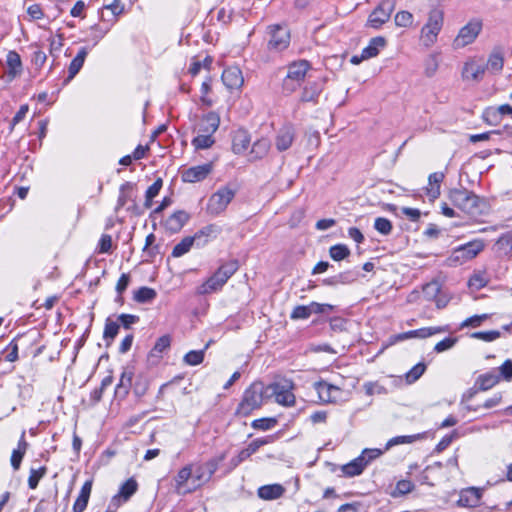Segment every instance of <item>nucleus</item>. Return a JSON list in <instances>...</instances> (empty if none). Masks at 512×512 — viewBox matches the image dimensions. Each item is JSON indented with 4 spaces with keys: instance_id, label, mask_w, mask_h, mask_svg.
<instances>
[{
    "instance_id": "f257e3e1",
    "label": "nucleus",
    "mask_w": 512,
    "mask_h": 512,
    "mask_svg": "<svg viewBox=\"0 0 512 512\" xmlns=\"http://www.w3.org/2000/svg\"><path fill=\"white\" fill-rule=\"evenodd\" d=\"M451 204L470 216L484 213L486 201L466 188H454L448 194Z\"/></svg>"
},
{
    "instance_id": "f03ea898",
    "label": "nucleus",
    "mask_w": 512,
    "mask_h": 512,
    "mask_svg": "<svg viewBox=\"0 0 512 512\" xmlns=\"http://www.w3.org/2000/svg\"><path fill=\"white\" fill-rule=\"evenodd\" d=\"M238 268L237 260L223 263L211 277L198 287V294L205 295L221 290L226 282L237 272Z\"/></svg>"
},
{
    "instance_id": "7ed1b4c3",
    "label": "nucleus",
    "mask_w": 512,
    "mask_h": 512,
    "mask_svg": "<svg viewBox=\"0 0 512 512\" xmlns=\"http://www.w3.org/2000/svg\"><path fill=\"white\" fill-rule=\"evenodd\" d=\"M266 397V387L260 382H253L243 393L242 400L237 407V414L248 416L252 411L259 409Z\"/></svg>"
},
{
    "instance_id": "20e7f679",
    "label": "nucleus",
    "mask_w": 512,
    "mask_h": 512,
    "mask_svg": "<svg viewBox=\"0 0 512 512\" xmlns=\"http://www.w3.org/2000/svg\"><path fill=\"white\" fill-rule=\"evenodd\" d=\"M311 68L309 61L298 60L294 61L287 67V75L282 82V91L286 95H290L297 90V88L304 81L307 72Z\"/></svg>"
},
{
    "instance_id": "39448f33",
    "label": "nucleus",
    "mask_w": 512,
    "mask_h": 512,
    "mask_svg": "<svg viewBox=\"0 0 512 512\" xmlns=\"http://www.w3.org/2000/svg\"><path fill=\"white\" fill-rule=\"evenodd\" d=\"M267 50L270 52H282L286 50L291 41L290 30L286 25L271 24L266 28Z\"/></svg>"
},
{
    "instance_id": "423d86ee",
    "label": "nucleus",
    "mask_w": 512,
    "mask_h": 512,
    "mask_svg": "<svg viewBox=\"0 0 512 512\" xmlns=\"http://www.w3.org/2000/svg\"><path fill=\"white\" fill-rule=\"evenodd\" d=\"M236 195L235 189L228 185L220 187L208 199L206 212L211 216L223 213Z\"/></svg>"
},
{
    "instance_id": "0eeeda50",
    "label": "nucleus",
    "mask_w": 512,
    "mask_h": 512,
    "mask_svg": "<svg viewBox=\"0 0 512 512\" xmlns=\"http://www.w3.org/2000/svg\"><path fill=\"white\" fill-rule=\"evenodd\" d=\"M265 387L266 397H274L278 404L283 406H293L295 404V396L292 392L294 384L292 381L283 379Z\"/></svg>"
},
{
    "instance_id": "6e6552de",
    "label": "nucleus",
    "mask_w": 512,
    "mask_h": 512,
    "mask_svg": "<svg viewBox=\"0 0 512 512\" xmlns=\"http://www.w3.org/2000/svg\"><path fill=\"white\" fill-rule=\"evenodd\" d=\"M225 459V454L209 459L204 463L193 465V481L194 489L208 483L215 472L218 470L220 463Z\"/></svg>"
},
{
    "instance_id": "1a4fd4ad",
    "label": "nucleus",
    "mask_w": 512,
    "mask_h": 512,
    "mask_svg": "<svg viewBox=\"0 0 512 512\" xmlns=\"http://www.w3.org/2000/svg\"><path fill=\"white\" fill-rule=\"evenodd\" d=\"M444 13L440 9H433L429 13L428 21L421 30L425 45L430 46L435 41L443 26Z\"/></svg>"
},
{
    "instance_id": "9d476101",
    "label": "nucleus",
    "mask_w": 512,
    "mask_h": 512,
    "mask_svg": "<svg viewBox=\"0 0 512 512\" xmlns=\"http://www.w3.org/2000/svg\"><path fill=\"white\" fill-rule=\"evenodd\" d=\"M485 71L486 65L484 60L471 58L464 63L461 76L463 81L479 83L483 80Z\"/></svg>"
},
{
    "instance_id": "9b49d317",
    "label": "nucleus",
    "mask_w": 512,
    "mask_h": 512,
    "mask_svg": "<svg viewBox=\"0 0 512 512\" xmlns=\"http://www.w3.org/2000/svg\"><path fill=\"white\" fill-rule=\"evenodd\" d=\"M314 389L322 403H337L343 400L344 391L326 381L315 382Z\"/></svg>"
},
{
    "instance_id": "f8f14e48",
    "label": "nucleus",
    "mask_w": 512,
    "mask_h": 512,
    "mask_svg": "<svg viewBox=\"0 0 512 512\" xmlns=\"http://www.w3.org/2000/svg\"><path fill=\"white\" fill-rule=\"evenodd\" d=\"M394 9V5L391 0H382L378 6L370 13L367 26L379 29L384 23H386Z\"/></svg>"
},
{
    "instance_id": "ddd939ff",
    "label": "nucleus",
    "mask_w": 512,
    "mask_h": 512,
    "mask_svg": "<svg viewBox=\"0 0 512 512\" xmlns=\"http://www.w3.org/2000/svg\"><path fill=\"white\" fill-rule=\"evenodd\" d=\"M482 30V23L479 20H472L462 27L454 39L453 45L455 48H463L477 38Z\"/></svg>"
},
{
    "instance_id": "4468645a",
    "label": "nucleus",
    "mask_w": 512,
    "mask_h": 512,
    "mask_svg": "<svg viewBox=\"0 0 512 512\" xmlns=\"http://www.w3.org/2000/svg\"><path fill=\"white\" fill-rule=\"evenodd\" d=\"M484 246L482 240H472L457 247L453 251V258L457 261L466 262L475 258L484 249Z\"/></svg>"
},
{
    "instance_id": "2eb2a0df",
    "label": "nucleus",
    "mask_w": 512,
    "mask_h": 512,
    "mask_svg": "<svg viewBox=\"0 0 512 512\" xmlns=\"http://www.w3.org/2000/svg\"><path fill=\"white\" fill-rule=\"evenodd\" d=\"M324 85V80L308 82L301 92L300 102L312 103L313 105L318 104L324 90Z\"/></svg>"
},
{
    "instance_id": "dca6fc26",
    "label": "nucleus",
    "mask_w": 512,
    "mask_h": 512,
    "mask_svg": "<svg viewBox=\"0 0 512 512\" xmlns=\"http://www.w3.org/2000/svg\"><path fill=\"white\" fill-rule=\"evenodd\" d=\"M193 480V465L188 464L182 467L174 478V488L177 494L185 495L195 491L193 488H187L188 480Z\"/></svg>"
},
{
    "instance_id": "f3484780",
    "label": "nucleus",
    "mask_w": 512,
    "mask_h": 512,
    "mask_svg": "<svg viewBox=\"0 0 512 512\" xmlns=\"http://www.w3.org/2000/svg\"><path fill=\"white\" fill-rule=\"evenodd\" d=\"M296 136L295 128L292 124H285L282 126L276 135L275 146L279 152L288 150Z\"/></svg>"
},
{
    "instance_id": "a211bd4d",
    "label": "nucleus",
    "mask_w": 512,
    "mask_h": 512,
    "mask_svg": "<svg viewBox=\"0 0 512 512\" xmlns=\"http://www.w3.org/2000/svg\"><path fill=\"white\" fill-rule=\"evenodd\" d=\"M212 172V164L206 163L190 167L182 172V180L188 183H196L204 180Z\"/></svg>"
},
{
    "instance_id": "6ab92c4d",
    "label": "nucleus",
    "mask_w": 512,
    "mask_h": 512,
    "mask_svg": "<svg viewBox=\"0 0 512 512\" xmlns=\"http://www.w3.org/2000/svg\"><path fill=\"white\" fill-rule=\"evenodd\" d=\"M221 233V228L217 224H208L199 229L194 235L195 245L197 247L205 246L209 241L217 238Z\"/></svg>"
},
{
    "instance_id": "aec40b11",
    "label": "nucleus",
    "mask_w": 512,
    "mask_h": 512,
    "mask_svg": "<svg viewBox=\"0 0 512 512\" xmlns=\"http://www.w3.org/2000/svg\"><path fill=\"white\" fill-rule=\"evenodd\" d=\"M221 78L223 84L230 90L239 89L244 83L241 70L235 66L226 68Z\"/></svg>"
},
{
    "instance_id": "412c9836",
    "label": "nucleus",
    "mask_w": 512,
    "mask_h": 512,
    "mask_svg": "<svg viewBox=\"0 0 512 512\" xmlns=\"http://www.w3.org/2000/svg\"><path fill=\"white\" fill-rule=\"evenodd\" d=\"M482 497V491L479 488L470 487L460 492L457 505L459 507H476Z\"/></svg>"
},
{
    "instance_id": "4be33fe9",
    "label": "nucleus",
    "mask_w": 512,
    "mask_h": 512,
    "mask_svg": "<svg viewBox=\"0 0 512 512\" xmlns=\"http://www.w3.org/2000/svg\"><path fill=\"white\" fill-rule=\"evenodd\" d=\"M134 371L132 367H125L121 373L119 383L115 387V396L124 399L132 388Z\"/></svg>"
},
{
    "instance_id": "5701e85b",
    "label": "nucleus",
    "mask_w": 512,
    "mask_h": 512,
    "mask_svg": "<svg viewBox=\"0 0 512 512\" xmlns=\"http://www.w3.org/2000/svg\"><path fill=\"white\" fill-rule=\"evenodd\" d=\"M190 219V215L184 210H178L165 220V228L171 233L179 232Z\"/></svg>"
},
{
    "instance_id": "b1692460",
    "label": "nucleus",
    "mask_w": 512,
    "mask_h": 512,
    "mask_svg": "<svg viewBox=\"0 0 512 512\" xmlns=\"http://www.w3.org/2000/svg\"><path fill=\"white\" fill-rule=\"evenodd\" d=\"M444 179V172H434L429 175L428 186L426 187V194L430 200L433 201L440 196L441 183L444 181Z\"/></svg>"
},
{
    "instance_id": "393cba45",
    "label": "nucleus",
    "mask_w": 512,
    "mask_h": 512,
    "mask_svg": "<svg viewBox=\"0 0 512 512\" xmlns=\"http://www.w3.org/2000/svg\"><path fill=\"white\" fill-rule=\"evenodd\" d=\"M500 381V374L497 370H491L477 377L475 385L478 386V390L487 391L493 388Z\"/></svg>"
},
{
    "instance_id": "a878e982",
    "label": "nucleus",
    "mask_w": 512,
    "mask_h": 512,
    "mask_svg": "<svg viewBox=\"0 0 512 512\" xmlns=\"http://www.w3.org/2000/svg\"><path fill=\"white\" fill-rule=\"evenodd\" d=\"M220 124V117L215 112L204 115L199 124V131L202 133L214 134Z\"/></svg>"
},
{
    "instance_id": "bb28decb",
    "label": "nucleus",
    "mask_w": 512,
    "mask_h": 512,
    "mask_svg": "<svg viewBox=\"0 0 512 512\" xmlns=\"http://www.w3.org/2000/svg\"><path fill=\"white\" fill-rule=\"evenodd\" d=\"M137 489L138 483L136 480L133 478L128 479L121 485L118 494L113 497L112 502H120V500L123 502L128 501L131 496L136 493Z\"/></svg>"
},
{
    "instance_id": "cd10ccee",
    "label": "nucleus",
    "mask_w": 512,
    "mask_h": 512,
    "mask_svg": "<svg viewBox=\"0 0 512 512\" xmlns=\"http://www.w3.org/2000/svg\"><path fill=\"white\" fill-rule=\"evenodd\" d=\"M91 490L92 481H86L83 484L80 493L73 504V512H83L86 509L90 498Z\"/></svg>"
},
{
    "instance_id": "c85d7f7f",
    "label": "nucleus",
    "mask_w": 512,
    "mask_h": 512,
    "mask_svg": "<svg viewBox=\"0 0 512 512\" xmlns=\"http://www.w3.org/2000/svg\"><path fill=\"white\" fill-rule=\"evenodd\" d=\"M250 136L245 130L235 132L232 139V150L235 154L244 153L250 145Z\"/></svg>"
},
{
    "instance_id": "c756f323",
    "label": "nucleus",
    "mask_w": 512,
    "mask_h": 512,
    "mask_svg": "<svg viewBox=\"0 0 512 512\" xmlns=\"http://www.w3.org/2000/svg\"><path fill=\"white\" fill-rule=\"evenodd\" d=\"M285 492V489L280 484H270L259 487L258 496L264 500H275L280 498Z\"/></svg>"
},
{
    "instance_id": "7c9ffc66",
    "label": "nucleus",
    "mask_w": 512,
    "mask_h": 512,
    "mask_svg": "<svg viewBox=\"0 0 512 512\" xmlns=\"http://www.w3.org/2000/svg\"><path fill=\"white\" fill-rule=\"evenodd\" d=\"M88 55V49L86 47L80 48L77 55L72 59L68 67V78L67 81L73 79L81 70L84 65L85 59Z\"/></svg>"
},
{
    "instance_id": "2f4dec72",
    "label": "nucleus",
    "mask_w": 512,
    "mask_h": 512,
    "mask_svg": "<svg viewBox=\"0 0 512 512\" xmlns=\"http://www.w3.org/2000/svg\"><path fill=\"white\" fill-rule=\"evenodd\" d=\"M28 443L25 439V431L22 432L21 437L18 441V446L16 449L12 451L11 455V466L14 470H18L20 468L22 459L27 451Z\"/></svg>"
},
{
    "instance_id": "473e14b6",
    "label": "nucleus",
    "mask_w": 512,
    "mask_h": 512,
    "mask_svg": "<svg viewBox=\"0 0 512 512\" xmlns=\"http://www.w3.org/2000/svg\"><path fill=\"white\" fill-rule=\"evenodd\" d=\"M365 467V461L358 456L349 463L340 466V471L343 476L354 477L360 475Z\"/></svg>"
},
{
    "instance_id": "72a5a7b5",
    "label": "nucleus",
    "mask_w": 512,
    "mask_h": 512,
    "mask_svg": "<svg viewBox=\"0 0 512 512\" xmlns=\"http://www.w3.org/2000/svg\"><path fill=\"white\" fill-rule=\"evenodd\" d=\"M270 147L271 143L267 138L255 141L250 151V160L255 161L264 158L268 154Z\"/></svg>"
},
{
    "instance_id": "f704fd0d",
    "label": "nucleus",
    "mask_w": 512,
    "mask_h": 512,
    "mask_svg": "<svg viewBox=\"0 0 512 512\" xmlns=\"http://www.w3.org/2000/svg\"><path fill=\"white\" fill-rule=\"evenodd\" d=\"M386 44L384 37L378 36L370 40L367 47L362 49V59H370L379 54L380 48H383Z\"/></svg>"
},
{
    "instance_id": "c9c22d12",
    "label": "nucleus",
    "mask_w": 512,
    "mask_h": 512,
    "mask_svg": "<svg viewBox=\"0 0 512 512\" xmlns=\"http://www.w3.org/2000/svg\"><path fill=\"white\" fill-rule=\"evenodd\" d=\"M495 250L500 256H508L512 253V232L502 234L495 243Z\"/></svg>"
},
{
    "instance_id": "e433bc0d",
    "label": "nucleus",
    "mask_w": 512,
    "mask_h": 512,
    "mask_svg": "<svg viewBox=\"0 0 512 512\" xmlns=\"http://www.w3.org/2000/svg\"><path fill=\"white\" fill-rule=\"evenodd\" d=\"M134 186L132 182H125L120 186L116 210L124 207L128 201L133 200Z\"/></svg>"
},
{
    "instance_id": "4c0bfd02",
    "label": "nucleus",
    "mask_w": 512,
    "mask_h": 512,
    "mask_svg": "<svg viewBox=\"0 0 512 512\" xmlns=\"http://www.w3.org/2000/svg\"><path fill=\"white\" fill-rule=\"evenodd\" d=\"M6 63L8 66V75L15 77L21 72L22 61L20 55L16 51H9L6 57Z\"/></svg>"
},
{
    "instance_id": "58836bf2",
    "label": "nucleus",
    "mask_w": 512,
    "mask_h": 512,
    "mask_svg": "<svg viewBox=\"0 0 512 512\" xmlns=\"http://www.w3.org/2000/svg\"><path fill=\"white\" fill-rule=\"evenodd\" d=\"M156 297V290L146 286L140 287L139 289L134 291L133 295L134 301L141 304L151 303Z\"/></svg>"
},
{
    "instance_id": "ea45409f",
    "label": "nucleus",
    "mask_w": 512,
    "mask_h": 512,
    "mask_svg": "<svg viewBox=\"0 0 512 512\" xmlns=\"http://www.w3.org/2000/svg\"><path fill=\"white\" fill-rule=\"evenodd\" d=\"M195 244V238L193 236L184 237L179 243H177L171 253L174 258H179L188 253L193 245Z\"/></svg>"
},
{
    "instance_id": "a19ab883",
    "label": "nucleus",
    "mask_w": 512,
    "mask_h": 512,
    "mask_svg": "<svg viewBox=\"0 0 512 512\" xmlns=\"http://www.w3.org/2000/svg\"><path fill=\"white\" fill-rule=\"evenodd\" d=\"M119 329L120 324L118 322L113 321L111 318L106 319L103 338L106 341L107 345H110L112 343V341L117 336Z\"/></svg>"
},
{
    "instance_id": "79ce46f5",
    "label": "nucleus",
    "mask_w": 512,
    "mask_h": 512,
    "mask_svg": "<svg viewBox=\"0 0 512 512\" xmlns=\"http://www.w3.org/2000/svg\"><path fill=\"white\" fill-rule=\"evenodd\" d=\"M28 335H18L15 337L6 347L5 352V359L9 362H15L18 359V349L19 344L18 342L24 341Z\"/></svg>"
},
{
    "instance_id": "37998d69",
    "label": "nucleus",
    "mask_w": 512,
    "mask_h": 512,
    "mask_svg": "<svg viewBox=\"0 0 512 512\" xmlns=\"http://www.w3.org/2000/svg\"><path fill=\"white\" fill-rule=\"evenodd\" d=\"M209 344H206L202 350H191L185 354L183 361L190 366H196L203 362L204 354Z\"/></svg>"
},
{
    "instance_id": "c03bdc74",
    "label": "nucleus",
    "mask_w": 512,
    "mask_h": 512,
    "mask_svg": "<svg viewBox=\"0 0 512 512\" xmlns=\"http://www.w3.org/2000/svg\"><path fill=\"white\" fill-rule=\"evenodd\" d=\"M422 438H423V434L396 436V437L391 438L387 442L386 449H389L393 446L400 445V444H410V443H413Z\"/></svg>"
},
{
    "instance_id": "a18cd8bd",
    "label": "nucleus",
    "mask_w": 512,
    "mask_h": 512,
    "mask_svg": "<svg viewBox=\"0 0 512 512\" xmlns=\"http://www.w3.org/2000/svg\"><path fill=\"white\" fill-rule=\"evenodd\" d=\"M329 255L334 261H341L350 255V250L345 244H336L330 247Z\"/></svg>"
},
{
    "instance_id": "49530a36",
    "label": "nucleus",
    "mask_w": 512,
    "mask_h": 512,
    "mask_svg": "<svg viewBox=\"0 0 512 512\" xmlns=\"http://www.w3.org/2000/svg\"><path fill=\"white\" fill-rule=\"evenodd\" d=\"M425 370H426L425 363H423V362L417 363L405 374L406 382L409 384L416 382L424 374Z\"/></svg>"
},
{
    "instance_id": "de8ad7c7",
    "label": "nucleus",
    "mask_w": 512,
    "mask_h": 512,
    "mask_svg": "<svg viewBox=\"0 0 512 512\" xmlns=\"http://www.w3.org/2000/svg\"><path fill=\"white\" fill-rule=\"evenodd\" d=\"M215 140L213 138L212 134L203 133L198 136H196L192 140V145L196 149H207L210 148L214 144Z\"/></svg>"
},
{
    "instance_id": "09e8293b",
    "label": "nucleus",
    "mask_w": 512,
    "mask_h": 512,
    "mask_svg": "<svg viewBox=\"0 0 512 512\" xmlns=\"http://www.w3.org/2000/svg\"><path fill=\"white\" fill-rule=\"evenodd\" d=\"M276 438V435H268L265 437L256 438L248 444L247 449L251 453V455H253L258 451L260 447L273 443L276 440Z\"/></svg>"
},
{
    "instance_id": "8fccbe9b",
    "label": "nucleus",
    "mask_w": 512,
    "mask_h": 512,
    "mask_svg": "<svg viewBox=\"0 0 512 512\" xmlns=\"http://www.w3.org/2000/svg\"><path fill=\"white\" fill-rule=\"evenodd\" d=\"M171 345V337L169 335H163L157 339L154 347L152 348L151 356H160L166 349Z\"/></svg>"
},
{
    "instance_id": "3c124183",
    "label": "nucleus",
    "mask_w": 512,
    "mask_h": 512,
    "mask_svg": "<svg viewBox=\"0 0 512 512\" xmlns=\"http://www.w3.org/2000/svg\"><path fill=\"white\" fill-rule=\"evenodd\" d=\"M414 487H415L414 484L410 480H405V479L399 480L395 486V489L391 493V495L393 497H399V496L406 495V494L412 492Z\"/></svg>"
},
{
    "instance_id": "603ef678",
    "label": "nucleus",
    "mask_w": 512,
    "mask_h": 512,
    "mask_svg": "<svg viewBox=\"0 0 512 512\" xmlns=\"http://www.w3.org/2000/svg\"><path fill=\"white\" fill-rule=\"evenodd\" d=\"M46 467L42 466L38 469L31 468L29 477H28V486L30 489H36L38 486V483L42 477L46 474Z\"/></svg>"
},
{
    "instance_id": "864d4df0",
    "label": "nucleus",
    "mask_w": 512,
    "mask_h": 512,
    "mask_svg": "<svg viewBox=\"0 0 512 512\" xmlns=\"http://www.w3.org/2000/svg\"><path fill=\"white\" fill-rule=\"evenodd\" d=\"M277 425L276 418H259L252 421L251 426L256 430L267 431Z\"/></svg>"
},
{
    "instance_id": "5fc2aeb1",
    "label": "nucleus",
    "mask_w": 512,
    "mask_h": 512,
    "mask_svg": "<svg viewBox=\"0 0 512 512\" xmlns=\"http://www.w3.org/2000/svg\"><path fill=\"white\" fill-rule=\"evenodd\" d=\"M483 118L489 125H497L502 119L499 107H489L485 109Z\"/></svg>"
},
{
    "instance_id": "6e6d98bb",
    "label": "nucleus",
    "mask_w": 512,
    "mask_h": 512,
    "mask_svg": "<svg viewBox=\"0 0 512 512\" xmlns=\"http://www.w3.org/2000/svg\"><path fill=\"white\" fill-rule=\"evenodd\" d=\"M485 65L486 70L490 69L492 72H499L503 69V57L499 53L491 54Z\"/></svg>"
},
{
    "instance_id": "4d7b16f0",
    "label": "nucleus",
    "mask_w": 512,
    "mask_h": 512,
    "mask_svg": "<svg viewBox=\"0 0 512 512\" xmlns=\"http://www.w3.org/2000/svg\"><path fill=\"white\" fill-rule=\"evenodd\" d=\"M311 315L312 314H311L310 304L309 305H298V306L294 307V309L291 312L290 317L293 320H299V319L305 320V319H308Z\"/></svg>"
},
{
    "instance_id": "13d9d810",
    "label": "nucleus",
    "mask_w": 512,
    "mask_h": 512,
    "mask_svg": "<svg viewBox=\"0 0 512 512\" xmlns=\"http://www.w3.org/2000/svg\"><path fill=\"white\" fill-rule=\"evenodd\" d=\"M149 387L148 380L142 376L136 378L132 385L133 392L137 397H142L146 394Z\"/></svg>"
},
{
    "instance_id": "bf43d9fd",
    "label": "nucleus",
    "mask_w": 512,
    "mask_h": 512,
    "mask_svg": "<svg viewBox=\"0 0 512 512\" xmlns=\"http://www.w3.org/2000/svg\"><path fill=\"white\" fill-rule=\"evenodd\" d=\"M130 283V276L129 274L123 273L120 278L118 279V282L116 284V291L118 293V296L116 298V301L119 303H123L122 293L127 289L128 285Z\"/></svg>"
},
{
    "instance_id": "052dcab7",
    "label": "nucleus",
    "mask_w": 512,
    "mask_h": 512,
    "mask_svg": "<svg viewBox=\"0 0 512 512\" xmlns=\"http://www.w3.org/2000/svg\"><path fill=\"white\" fill-rule=\"evenodd\" d=\"M501 333L498 330L474 332L471 334L472 338L479 339L485 342H492L500 337Z\"/></svg>"
},
{
    "instance_id": "680f3d73",
    "label": "nucleus",
    "mask_w": 512,
    "mask_h": 512,
    "mask_svg": "<svg viewBox=\"0 0 512 512\" xmlns=\"http://www.w3.org/2000/svg\"><path fill=\"white\" fill-rule=\"evenodd\" d=\"M374 228L383 235H388L392 230V223L390 220L384 217H378L375 219Z\"/></svg>"
},
{
    "instance_id": "e2e57ef3",
    "label": "nucleus",
    "mask_w": 512,
    "mask_h": 512,
    "mask_svg": "<svg viewBox=\"0 0 512 512\" xmlns=\"http://www.w3.org/2000/svg\"><path fill=\"white\" fill-rule=\"evenodd\" d=\"M412 22L413 15L408 11H400L395 15V24L399 27H409Z\"/></svg>"
},
{
    "instance_id": "0e129e2a",
    "label": "nucleus",
    "mask_w": 512,
    "mask_h": 512,
    "mask_svg": "<svg viewBox=\"0 0 512 512\" xmlns=\"http://www.w3.org/2000/svg\"><path fill=\"white\" fill-rule=\"evenodd\" d=\"M458 339L456 337H446L443 340L439 341L435 347L434 351L437 353H442L444 351H447L455 346Z\"/></svg>"
},
{
    "instance_id": "69168bd1",
    "label": "nucleus",
    "mask_w": 512,
    "mask_h": 512,
    "mask_svg": "<svg viewBox=\"0 0 512 512\" xmlns=\"http://www.w3.org/2000/svg\"><path fill=\"white\" fill-rule=\"evenodd\" d=\"M489 318V315L488 314H482V315H474V316H471L469 318H467L466 320H464L460 327L461 328H464V327H479L483 321L487 320Z\"/></svg>"
},
{
    "instance_id": "338daca9",
    "label": "nucleus",
    "mask_w": 512,
    "mask_h": 512,
    "mask_svg": "<svg viewBox=\"0 0 512 512\" xmlns=\"http://www.w3.org/2000/svg\"><path fill=\"white\" fill-rule=\"evenodd\" d=\"M337 512H367V507L360 502L341 505Z\"/></svg>"
},
{
    "instance_id": "774afa93",
    "label": "nucleus",
    "mask_w": 512,
    "mask_h": 512,
    "mask_svg": "<svg viewBox=\"0 0 512 512\" xmlns=\"http://www.w3.org/2000/svg\"><path fill=\"white\" fill-rule=\"evenodd\" d=\"M500 374V379L503 378L507 381L512 380V361L506 360L497 370Z\"/></svg>"
}]
</instances>
